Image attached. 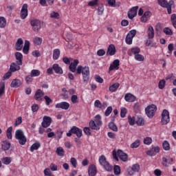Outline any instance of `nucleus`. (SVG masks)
<instances>
[{
  "instance_id": "1",
  "label": "nucleus",
  "mask_w": 176,
  "mask_h": 176,
  "mask_svg": "<svg viewBox=\"0 0 176 176\" xmlns=\"http://www.w3.org/2000/svg\"><path fill=\"white\" fill-rule=\"evenodd\" d=\"M78 64H79V60L75 59L69 66V71H71V72H76V75H80V74H82L84 83H87L90 79V70L89 67L85 66L83 67L82 65L78 66ZM76 67H78L77 69Z\"/></svg>"
},
{
  "instance_id": "2",
  "label": "nucleus",
  "mask_w": 176,
  "mask_h": 176,
  "mask_svg": "<svg viewBox=\"0 0 176 176\" xmlns=\"http://www.w3.org/2000/svg\"><path fill=\"white\" fill-rule=\"evenodd\" d=\"M158 5L162 8H167V12L168 14H171L172 12V8L174 6V1L170 0L167 1L166 0H157Z\"/></svg>"
},
{
  "instance_id": "3",
  "label": "nucleus",
  "mask_w": 176,
  "mask_h": 176,
  "mask_svg": "<svg viewBox=\"0 0 176 176\" xmlns=\"http://www.w3.org/2000/svg\"><path fill=\"white\" fill-rule=\"evenodd\" d=\"M15 138L18 140L20 145H25L27 138L24 135V132L21 129H18L15 132Z\"/></svg>"
},
{
  "instance_id": "4",
  "label": "nucleus",
  "mask_w": 176,
  "mask_h": 176,
  "mask_svg": "<svg viewBox=\"0 0 176 176\" xmlns=\"http://www.w3.org/2000/svg\"><path fill=\"white\" fill-rule=\"evenodd\" d=\"M99 163L101 166H103L107 171H112V166L109 164V162H107V158L104 155H101L99 157Z\"/></svg>"
},
{
  "instance_id": "5",
  "label": "nucleus",
  "mask_w": 176,
  "mask_h": 176,
  "mask_svg": "<svg viewBox=\"0 0 176 176\" xmlns=\"http://www.w3.org/2000/svg\"><path fill=\"white\" fill-rule=\"evenodd\" d=\"M157 110V107L155 104H151L148 106L146 109V115H147L148 118L152 119L153 116H155V112Z\"/></svg>"
},
{
  "instance_id": "6",
  "label": "nucleus",
  "mask_w": 176,
  "mask_h": 176,
  "mask_svg": "<svg viewBox=\"0 0 176 176\" xmlns=\"http://www.w3.org/2000/svg\"><path fill=\"white\" fill-rule=\"evenodd\" d=\"M72 134H76L78 138H80L82 135V129L74 126L69 131V133H67V137H71Z\"/></svg>"
},
{
  "instance_id": "7",
  "label": "nucleus",
  "mask_w": 176,
  "mask_h": 176,
  "mask_svg": "<svg viewBox=\"0 0 176 176\" xmlns=\"http://www.w3.org/2000/svg\"><path fill=\"white\" fill-rule=\"evenodd\" d=\"M170 123V112L167 109H164L162 113V124H168Z\"/></svg>"
},
{
  "instance_id": "8",
  "label": "nucleus",
  "mask_w": 176,
  "mask_h": 176,
  "mask_svg": "<svg viewBox=\"0 0 176 176\" xmlns=\"http://www.w3.org/2000/svg\"><path fill=\"white\" fill-rule=\"evenodd\" d=\"M30 24L33 28V31L38 32L41 30V21L33 19L31 21Z\"/></svg>"
},
{
  "instance_id": "9",
  "label": "nucleus",
  "mask_w": 176,
  "mask_h": 176,
  "mask_svg": "<svg viewBox=\"0 0 176 176\" xmlns=\"http://www.w3.org/2000/svg\"><path fill=\"white\" fill-rule=\"evenodd\" d=\"M52 122H53V120H52V118L45 116L43 118V122L41 123L42 127H44V129H47L50 124H52Z\"/></svg>"
},
{
  "instance_id": "10",
  "label": "nucleus",
  "mask_w": 176,
  "mask_h": 176,
  "mask_svg": "<svg viewBox=\"0 0 176 176\" xmlns=\"http://www.w3.org/2000/svg\"><path fill=\"white\" fill-rule=\"evenodd\" d=\"M28 16V5L25 3L23 5L21 10V17L22 20H24Z\"/></svg>"
},
{
  "instance_id": "11",
  "label": "nucleus",
  "mask_w": 176,
  "mask_h": 176,
  "mask_svg": "<svg viewBox=\"0 0 176 176\" xmlns=\"http://www.w3.org/2000/svg\"><path fill=\"white\" fill-rule=\"evenodd\" d=\"M140 164H133L132 167L128 168V173L129 175H134L135 173H138L140 171Z\"/></svg>"
},
{
  "instance_id": "12",
  "label": "nucleus",
  "mask_w": 176,
  "mask_h": 176,
  "mask_svg": "<svg viewBox=\"0 0 176 176\" xmlns=\"http://www.w3.org/2000/svg\"><path fill=\"white\" fill-rule=\"evenodd\" d=\"M137 12H138V6L133 7L128 12L129 19L133 20V18L137 16Z\"/></svg>"
},
{
  "instance_id": "13",
  "label": "nucleus",
  "mask_w": 176,
  "mask_h": 176,
  "mask_svg": "<svg viewBox=\"0 0 176 176\" xmlns=\"http://www.w3.org/2000/svg\"><path fill=\"white\" fill-rule=\"evenodd\" d=\"M56 108H60V109H65V111L69 109L71 105L67 102H61L56 104Z\"/></svg>"
},
{
  "instance_id": "14",
  "label": "nucleus",
  "mask_w": 176,
  "mask_h": 176,
  "mask_svg": "<svg viewBox=\"0 0 176 176\" xmlns=\"http://www.w3.org/2000/svg\"><path fill=\"white\" fill-rule=\"evenodd\" d=\"M116 54V48L113 44L109 45L107 52V56H115Z\"/></svg>"
},
{
  "instance_id": "15",
  "label": "nucleus",
  "mask_w": 176,
  "mask_h": 176,
  "mask_svg": "<svg viewBox=\"0 0 176 176\" xmlns=\"http://www.w3.org/2000/svg\"><path fill=\"white\" fill-rule=\"evenodd\" d=\"M89 176H96L97 175V167L96 165L91 164L88 168Z\"/></svg>"
},
{
  "instance_id": "16",
  "label": "nucleus",
  "mask_w": 176,
  "mask_h": 176,
  "mask_svg": "<svg viewBox=\"0 0 176 176\" xmlns=\"http://www.w3.org/2000/svg\"><path fill=\"white\" fill-rule=\"evenodd\" d=\"M173 162H174V159H173L172 157H164L162 158V164L165 166V167H168V166H170V164H171L173 163Z\"/></svg>"
},
{
  "instance_id": "17",
  "label": "nucleus",
  "mask_w": 176,
  "mask_h": 176,
  "mask_svg": "<svg viewBox=\"0 0 176 176\" xmlns=\"http://www.w3.org/2000/svg\"><path fill=\"white\" fill-rule=\"evenodd\" d=\"M117 155L120 157V160H122V162H127L128 156L122 150H118L117 151Z\"/></svg>"
},
{
  "instance_id": "18",
  "label": "nucleus",
  "mask_w": 176,
  "mask_h": 176,
  "mask_svg": "<svg viewBox=\"0 0 176 176\" xmlns=\"http://www.w3.org/2000/svg\"><path fill=\"white\" fill-rule=\"evenodd\" d=\"M120 65V60L116 59L113 60V64L110 65L109 71H113V69H119Z\"/></svg>"
},
{
  "instance_id": "19",
  "label": "nucleus",
  "mask_w": 176,
  "mask_h": 176,
  "mask_svg": "<svg viewBox=\"0 0 176 176\" xmlns=\"http://www.w3.org/2000/svg\"><path fill=\"white\" fill-rule=\"evenodd\" d=\"M43 96H45V93L41 89H37L34 94V99L36 100V101H41Z\"/></svg>"
},
{
  "instance_id": "20",
  "label": "nucleus",
  "mask_w": 176,
  "mask_h": 176,
  "mask_svg": "<svg viewBox=\"0 0 176 176\" xmlns=\"http://www.w3.org/2000/svg\"><path fill=\"white\" fill-rule=\"evenodd\" d=\"M152 16V13L151 11H146L144 13L142 16L140 18V21L142 23H146L148 21V19Z\"/></svg>"
},
{
  "instance_id": "21",
  "label": "nucleus",
  "mask_w": 176,
  "mask_h": 176,
  "mask_svg": "<svg viewBox=\"0 0 176 176\" xmlns=\"http://www.w3.org/2000/svg\"><path fill=\"white\" fill-rule=\"evenodd\" d=\"M23 43V38H18L15 43V50L17 51L22 50Z\"/></svg>"
},
{
  "instance_id": "22",
  "label": "nucleus",
  "mask_w": 176,
  "mask_h": 176,
  "mask_svg": "<svg viewBox=\"0 0 176 176\" xmlns=\"http://www.w3.org/2000/svg\"><path fill=\"white\" fill-rule=\"evenodd\" d=\"M135 96L131 94H126L124 96V100L127 102H134L135 101Z\"/></svg>"
},
{
  "instance_id": "23",
  "label": "nucleus",
  "mask_w": 176,
  "mask_h": 176,
  "mask_svg": "<svg viewBox=\"0 0 176 176\" xmlns=\"http://www.w3.org/2000/svg\"><path fill=\"white\" fill-rule=\"evenodd\" d=\"M15 58L16 63L23 65V54L21 52H15Z\"/></svg>"
},
{
  "instance_id": "24",
  "label": "nucleus",
  "mask_w": 176,
  "mask_h": 176,
  "mask_svg": "<svg viewBox=\"0 0 176 176\" xmlns=\"http://www.w3.org/2000/svg\"><path fill=\"white\" fill-rule=\"evenodd\" d=\"M20 86H21V80L19 79H14L10 84V87L15 89L20 87Z\"/></svg>"
},
{
  "instance_id": "25",
  "label": "nucleus",
  "mask_w": 176,
  "mask_h": 176,
  "mask_svg": "<svg viewBox=\"0 0 176 176\" xmlns=\"http://www.w3.org/2000/svg\"><path fill=\"white\" fill-rule=\"evenodd\" d=\"M20 65H19V63H12L11 65H10V71L11 72H16V71H19L20 69Z\"/></svg>"
},
{
  "instance_id": "26",
  "label": "nucleus",
  "mask_w": 176,
  "mask_h": 176,
  "mask_svg": "<svg viewBox=\"0 0 176 176\" xmlns=\"http://www.w3.org/2000/svg\"><path fill=\"white\" fill-rule=\"evenodd\" d=\"M147 34L148 39H153L155 38V30H153V27L149 26L147 30Z\"/></svg>"
},
{
  "instance_id": "27",
  "label": "nucleus",
  "mask_w": 176,
  "mask_h": 176,
  "mask_svg": "<svg viewBox=\"0 0 176 176\" xmlns=\"http://www.w3.org/2000/svg\"><path fill=\"white\" fill-rule=\"evenodd\" d=\"M10 142L8 140L3 141L1 144V149L3 151H9V149H10Z\"/></svg>"
},
{
  "instance_id": "28",
  "label": "nucleus",
  "mask_w": 176,
  "mask_h": 176,
  "mask_svg": "<svg viewBox=\"0 0 176 176\" xmlns=\"http://www.w3.org/2000/svg\"><path fill=\"white\" fill-rule=\"evenodd\" d=\"M28 52H30V41L28 40H25L23 47V52L24 54H28Z\"/></svg>"
},
{
  "instance_id": "29",
  "label": "nucleus",
  "mask_w": 176,
  "mask_h": 176,
  "mask_svg": "<svg viewBox=\"0 0 176 176\" xmlns=\"http://www.w3.org/2000/svg\"><path fill=\"white\" fill-rule=\"evenodd\" d=\"M54 71L56 74H59L60 75L63 74V69L58 65V64H54L52 66Z\"/></svg>"
},
{
  "instance_id": "30",
  "label": "nucleus",
  "mask_w": 176,
  "mask_h": 176,
  "mask_svg": "<svg viewBox=\"0 0 176 176\" xmlns=\"http://www.w3.org/2000/svg\"><path fill=\"white\" fill-rule=\"evenodd\" d=\"M119 86H120V84H119V82H116L109 87V90L111 93H113V91H116L118 89H119Z\"/></svg>"
},
{
  "instance_id": "31",
  "label": "nucleus",
  "mask_w": 176,
  "mask_h": 176,
  "mask_svg": "<svg viewBox=\"0 0 176 176\" xmlns=\"http://www.w3.org/2000/svg\"><path fill=\"white\" fill-rule=\"evenodd\" d=\"M89 126L92 130H100V125L96 123L94 120H91L89 122Z\"/></svg>"
},
{
  "instance_id": "32",
  "label": "nucleus",
  "mask_w": 176,
  "mask_h": 176,
  "mask_svg": "<svg viewBox=\"0 0 176 176\" xmlns=\"http://www.w3.org/2000/svg\"><path fill=\"white\" fill-rule=\"evenodd\" d=\"M39 148H41V143L39 142H36L30 146V151L34 152V151H38Z\"/></svg>"
},
{
  "instance_id": "33",
  "label": "nucleus",
  "mask_w": 176,
  "mask_h": 176,
  "mask_svg": "<svg viewBox=\"0 0 176 176\" xmlns=\"http://www.w3.org/2000/svg\"><path fill=\"white\" fill-rule=\"evenodd\" d=\"M68 90L65 88L62 89V96L65 100H68L69 98V95L68 94Z\"/></svg>"
},
{
  "instance_id": "34",
  "label": "nucleus",
  "mask_w": 176,
  "mask_h": 176,
  "mask_svg": "<svg viewBox=\"0 0 176 176\" xmlns=\"http://www.w3.org/2000/svg\"><path fill=\"white\" fill-rule=\"evenodd\" d=\"M58 57H60V50L55 49L53 52V59L58 60Z\"/></svg>"
},
{
  "instance_id": "35",
  "label": "nucleus",
  "mask_w": 176,
  "mask_h": 176,
  "mask_svg": "<svg viewBox=\"0 0 176 176\" xmlns=\"http://www.w3.org/2000/svg\"><path fill=\"white\" fill-rule=\"evenodd\" d=\"M109 129L113 131H118V126H116V124L113 122L109 123Z\"/></svg>"
},
{
  "instance_id": "36",
  "label": "nucleus",
  "mask_w": 176,
  "mask_h": 176,
  "mask_svg": "<svg viewBox=\"0 0 176 176\" xmlns=\"http://www.w3.org/2000/svg\"><path fill=\"white\" fill-rule=\"evenodd\" d=\"M56 153L58 155V156H64V148L63 147H58L56 150Z\"/></svg>"
},
{
  "instance_id": "37",
  "label": "nucleus",
  "mask_w": 176,
  "mask_h": 176,
  "mask_svg": "<svg viewBox=\"0 0 176 176\" xmlns=\"http://www.w3.org/2000/svg\"><path fill=\"white\" fill-rule=\"evenodd\" d=\"M94 122H95V123H96L99 126H101L102 124V121H101V116L97 115L96 116H95Z\"/></svg>"
},
{
  "instance_id": "38",
  "label": "nucleus",
  "mask_w": 176,
  "mask_h": 176,
  "mask_svg": "<svg viewBox=\"0 0 176 176\" xmlns=\"http://www.w3.org/2000/svg\"><path fill=\"white\" fill-rule=\"evenodd\" d=\"M13 130V127L10 126L7 131H6V135H7V138L8 140H12V131Z\"/></svg>"
},
{
  "instance_id": "39",
  "label": "nucleus",
  "mask_w": 176,
  "mask_h": 176,
  "mask_svg": "<svg viewBox=\"0 0 176 176\" xmlns=\"http://www.w3.org/2000/svg\"><path fill=\"white\" fill-rule=\"evenodd\" d=\"M128 122L131 126H134L135 124V118L131 116H128Z\"/></svg>"
},
{
  "instance_id": "40",
  "label": "nucleus",
  "mask_w": 176,
  "mask_h": 176,
  "mask_svg": "<svg viewBox=\"0 0 176 176\" xmlns=\"http://www.w3.org/2000/svg\"><path fill=\"white\" fill-rule=\"evenodd\" d=\"M6 25V19L3 16H0V28H3Z\"/></svg>"
},
{
  "instance_id": "41",
  "label": "nucleus",
  "mask_w": 176,
  "mask_h": 176,
  "mask_svg": "<svg viewBox=\"0 0 176 176\" xmlns=\"http://www.w3.org/2000/svg\"><path fill=\"white\" fill-rule=\"evenodd\" d=\"M131 53L134 54L135 56L137 54H140V52H141V50L138 47H133L131 49Z\"/></svg>"
},
{
  "instance_id": "42",
  "label": "nucleus",
  "mask_w": 176,
  "mask_h": 176,
  "mask_svg": "<svg viewBox=\"0 0 176 176\" xmlns=\"http://www.w3.org/2000/svg\"><path fill=\"white\" fill-rule=\"evenodd\" d=\"M145 123V121L144 120V118L138 117L136 120V124L138 126H144Z\"/></svg>"
},
{
  "instance_id": "43",
  "label": "nucleus",
  "mask_w": 176,
  "mask_h": 176,
  "mask_svg": "<svg viewBox=\"0 0 176 176\" xmlns=\"http://www.w3.org/2000/svg\"><path fill=\"white\" fill-rule=\"evenodd\" d=\"M2 162L3 163V164H10V163H12V158L9 157H6L2 159Z\"/></svg>"
},
{
  "instance_id": "44",
  "label": "nucleus",
  "mask_w": 176,
  "mask_h": 176,
  "mask_svg": "<svg viewBox=\"0 0 176 176\" xmlns=\"http://www.w3.org/2000/svg\"><path fill=\"white\" fill-rule=\"evenodd\" d=\"M140 144H141V142H140V140H137L131 144V148H138V146H140Z\"/></svg>"
},
{
  "instance_id": "45",
  "label": "nucleus",
  "mask_w": 176,
  "mask_h": 176,
  "mask_svg": "<svg viewBox=\"0 0 176 176\" xmlns=\"http://www.w3.org/2000/svg\"><path fill=\"white\" fill-rule=\"evenodd\" d=\"M50 17H51V19H60V14L58 12H56L53 11L52 12L50 13Z\"/></svg>"
},
{
  "instance_id": "46",
  "label": "nucleus",
  "mask_w": 176,
  "mask_h": 176,
  "mask_svg": "<svg viewBox=\"0 0 176 176\" xmlns=\"http://www.w3.org/2000/svg\"><path fill=\"white\" fill-rule=\"evenodd\" d=\"M170 20L172 21V25H173L174 28L176 29V14H173L170 16Z\"/></svg>"
},
{
  "instance_id": "47",
  "label": "nucleus",
  "mask_w": 176,
  "mask_h": 176,
  "mask_svg": "<svg viewBox=\"0 0 176 176\" xmlns=\"http://www.w3.org/2000/svg\"><path fill=\"white\" fill-rule=\"evenodd\" d=\"M162 146L164 151H170V144L166 140L163 142Z\"/></svg>"
},
{
  "instance_id": "48",
  "label": "nucleus",
  "mask_w": 176,
  "mask_h": 176,
  "mask_svg": "<svg viewBox=\"0 0 176 176\" xmlns=\"http://www.w3.org/2000/svg\"><path fill=\"white\" fill-rule=\"evenodd\" d=\"M41 75V72L38 69H32L31 71V76L34 78V76H39Z\"/></svg>"
},
{
  "instance_id": "49",
  "label": "nucleus",
  "mask_w": 176,
  "mask_h": 176,
  "mask_svg": "<svg viewBox=\"0 0 176 176\" xmlns=\"http://www.w3.org/2000/svg\"><path fill=\"white\" fill-rule=\"evenodd\" d=\"M166 87V80H161L158 83V87L161 90Z\"/></svg>"
},
{
  "instance_id": "50",
  "label": "nucleus",
  "mask_w": 176,
  "mask_h": 176,
  "mask_svg": "<svg viewBox=\"0 0 176 176\" xmlns=\"http://www.w3.org/2000/svg\"><path fill=\"white\" fill-rule=\"evenodd\" d=\"M135 59L137 60V61H144L145 58L142 54H138L135 55Z\"/></svg>"
},
{
  "instance_id": "51",
  "label": "nucleus",
  "mask_w": 176,
  "mask_h": 176,
  "mask_svg": "<svg viewBox=\"0 0 176 176\" xmlns=\"http://www.w3.org/2000/svg\"><path fill=\"white\" fill-rule=\"evenodd\" d=\"M125 42L127 45H131V43H133V38L130 36V34L126 35Z\"/></svg>"
},
{
  "instance_id": "52",
  "label": "nucleus",
  "mask_w": 176,
  "mask_h": 176,
  "mask_svg": "<svg viewBox=\"0 0 176 176\" xmlns=\"http://www.w3.org/2000/svg\"><path fill=\"white\" fill-rule=\"evenodd\" d=\"M113 171L116 175H119L120 174V166L118 165L114 166Z\"/></svg>"
},
{
  "instance_id": "53",
  "label": "nucleus",
  "mask_w": 176,
  "mask_h": 176,
  "mask_svg": "<svg viewBox=\"0 0 176 176\" xmlns=\"http://www.w3.org/2000/svg\"><path fill=\"white\" fill-rule=\"evenodd\" d=\"M70 163L74 168H76V166L78 165V161H76V158L72 157L70 160Z\"/></svg>"
},
{
  "instance_id": "54",
  "label": "nucleus",
  "mask_w": 176,
  "mask_h": 176,
  "mask_svg": "<svg viewBox=\"0 0 176 176\" xmlns=\"http://www.w3.org/2000/svg\"><path fill=\"white\" fill-rule=\"evenodd\" d=\"M144 144L145 145H151L152 144V138L149 137H146L144 139Z\"/></svg>"
},
{
  "instance_id": "55",
  "label": "nucleus",
  "mask_w": 176,
  "mask_h": 176,
  "mask_svg": "<svg viewBox=\"0 0 176 176\" xmlns=\"http://www.w3.org/2000/svg\"><path fill=\"white\" fill-rule=\"evenodd\" d=\"M34 43L35 45H42V38L40 37H35L34 39Z\"/></svg>"
},
{
  "instance_id": "56",
  "label": "nucleus",
  "mask_w": 176,
  "mask_h": 176,
  "mask_svg": "<svg viewBox=\"0 0 176 176\" xmlns=\"http://www.w3.org/2000/svg\"><path fill=\"white\" fill-rule=\"evenodd\" d=\"M145 45L146 46H151V47H153V46H155L156 43H153L152 40H146Z\"/></svg>"
},
{
  "instance_id": "57",
  "label": "nucleus",
  "mask_w": 176,
  "mask_h": 176,
  "mask_svg": "<svg viewBox=\"0 0 176 176\" xmlns=\"http://www.w3.org/2000/svg\"><path fill=\"white\" fill-rule=\"evenodd\" d=\"M5 94V82H2V85L0 87V98Z\"/></svg>"
},
{
  "instance_id": "58",
  "label": "nucleus",
  "mask_w": 176,
  "mask_h": 176,
  "mask_svg": "<svg viewBox=\"0 0 176 176\" xmlns=\"http://www.w3.org/2000/svg\"><path fill=\"white\" fill-rule=\"evenodd\" d=\"M126 113H127V109L122 107L120 110L121 118H124V116H126Z\"/></svg>"
},
{
  "instance_id": "59",
  "label": "nucleus",
  "mask_w": 176,
  "mask_h": 176,
  "mask_svg": "<svg viewBox=\"0 0 176 176\" xmlns=\"http://www.w3.org/2000/svg\"><path fill=\"white\" fill-rule=\"evenodd\" d=\"M58 168V166L54 163H52L50 165V169L51 170V171H57Z\"/></svg>"
},
{
  "instance_id": "60",
  "label": "nucleus",
  "mask_w": 176,
  "mask_h": 176,
  "mask_svg": "<svg viewBox=\"0 0 176 176\" xmlns=\"http://www.w3.org/2000/svg\"><path fill=\"white\" fill-rule=\"evenodd\" d=\"M71 100H72V104H78V102H79V100L78 99V96L76 95H72Z\"/></svg>"
},
{
  "instance_id": "61",
  "label": "nucleus",
  "mask_w": 176,
  "mask_h": 176,
  "mask_svg": "<svg viewBox=\"0 0 176 176\" xmlns=\"http://www.w3.org/2000/svg\"><path fill=\"white\" fill-rule=\"evenodd\" d=\"M94 107L96 108H102V104L101 103V102L99 100H96L94 102Z\"/></svg>"
},
{
  "instance_id": "62",
  "label": "nucleus",
  "mask_w": 176,
  "mask_h": 176,
  "mask_svg": "<svg viewBox=\"0 0 176 176\" xmlns=\"http://www.w3.org/2000/svg\"><path fill=\"white\" fill-rule=\"evenodd\" d=\"M63 61L65 64H70L71 61H72V58H68L67 56L63 58Z\"/></svg>"
},
{
  "instance_id": "63",
  "label": "nucleus",
  "mask_w": 176,
  "mask_h": 176,
  "mask_svg": "<svg viewBox=\"0 0 176 176\" xmlns=\"http://www.w3.org/2000/svg\"><path fill=\"white\" fill-rule=\"evenodd\" d=\"M95 80H96V82H98V83H103L104 82V79H102V78H101L98 75L95 76Z\"/></svg>"
},
{
  "instance_id": "64",
  "label": "nucleus",
  "mask_w": 176,
  "mask_h": 176,
  "mask_svg": "<svg viewBox=\"0 0 176 176\" xmlns=\"http://www.w3.org/2000/svg\"><path fill=\"white\" fill-rule=\"evenodd\" d=\"M164 32L166 35H173V31L168 28H165L164 29Z\"/></svg>"
}]
</instances>
